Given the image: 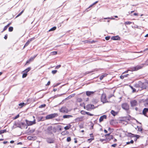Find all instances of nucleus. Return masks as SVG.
Segmentation results:
<instances>
[{"label": "nucleus", "mask_w": 148, "mask_h": 148, "mask_svg": "<svg viewBox=\"0 0 148 148\" xmlns=\"http://www.w3.org/2000/svg\"><path fill=\"white\" fill-rule=\"evenodd\" d=\"M148 86V83H143L140 81H139L138 83L134 85V87L136 88H138L139 89L142 90L145 89Z\"/></svg>", "instance_id": "f257e3e1"}, {"label": "nucleus", "mask_w": 148, "mask_h": 148, "mask_svg": "<svg viewBox=\"0 0 148 148\" xmlns=\"http://www.w3.org/2000/svg\"><path fill=\"white\" fill-rule=\"evenodd\" d=\"M58 116V114L57 113H53L51 114L47 115L46 116V119H51L53 118L56 117Z\"/></svg>", "instance_id": "f03ea898"}, {"label": "nucleus", "mask_w": 148, "mask_h": 148, "mask_svg": "<svg viewBox=\"0 0 148 148\" xmlns=\"http://www.w3.org/2000/svg\"><path fill=\"white\" fill-rule=\"evenodd\" d=\"M59 110L60 112L64 114L67 113L69 112L68 109L65 106L62 107Z\"/></svg>", "instance_id": "7ed1b4c3"}, {"label": "nucleus", "mask_w": 148, "mask_h": 148, "mask_svg": "<svg viewBox=\"0 0 148 148\" xmlns=\"http://www.w3.org/2000/svg\"><path fill=\"white\" fill-rule=\"evenodd\" d=\"M121 107L122 108L126 111L129 109V105L126 103H125L122 104Z\"/></svg>", "instance_id": "20e7f679"}, {"label": "nucleus", "mask_w": 148, "mask_h": 148, "mask_svg": "<svg viewBox=\"0 0 148 148\" xmlns=\"http://www.w3.org/2000/svg\"><path fill=\"white\" fill-rule=\"evenodd\" d=\"M101 101L103 103L108 102V101H107L106 96L105 94H102L101 97Z\"/></svg>", "instance_id": "39448f33"}, {"label": "nucleus", "mask_w": 148, "mask_h": 148, "mask_svg": "<svg viewBox=\"0 0 148 148\" xmlns=\"http://www.w3.org/2000/svg\"><path fill=\"white\" fill-rule=\"evenodd\" d=\"M131 106L132 107H135L138 105V103L135 100H133L130 101Z\"/></svg>", "instance_id": "423d86ee"}, {"label": "nucleus", "mask_w": 148, "mask_h": 148, "mask_svg": "<svg viewBox=\"0 0 148 148\" xmlns=\"http://www.w3.org/2000/svg\"><path fill=\"white\" fill-rule=\"evenodd\" d=\"M25 121L28 126L31 125L33 124H34L36 123L35 119H34L33 121H30L27 120H26Z\"/></svg>", "instance_id": "0eeeda50"}, {"label": "nucleus", "mask_w": 148, "mask_h": 148, "mask_svg": "<svg viewBox=\"0 0 148 148\" xmlns=\"http://www.w3.org/2000/svg\"><path fill=\"white\" fill-rule=\"evenodd\" d=\"M95 108V107L94 105L91 104H88L86 106V109L88 110H90Z\"/></svg>", "instance_id": "6e6552de"}, {"label": "nucleus", "mask_w": 148, "mask_h": 148, "mask_svg": "<svg viewBox=\"0 0 148 148\" xmlns=\"http://www.w3.org/2000/svg\"><path fill=\"white\" fill-rule=\"evenodd\" d=\"M46 140L49 143H54V140L53 138H46Z\"/></svg>", "instance_id": "1a4fd4ad"}, {"label": "nucleus", "mask_w": 148, "mask_h": 148, "mask_svg": "<svg viewBox=\"0 0 148 148\" xmlns=\"http://www.w3.org/2000/svg\"><path fill=\"white\" fill-rule=\"evenodd\" d=\"M52 130V127L51 126H48L47 128V132L48 134L51 135L53 134L51 130Z\"/></svg>", "instance_id": "9d476101"}, {"label": "nucleus", "mask_w": 148, "mask_h": 148, "mask_svg": "<svg viewBox=\"0 0 148 148\" xmlns=\"http://www.w3.org/2000/svg\"><path fill=\"white\" fill-rule=\"evenodd\" d=\"M142 67L141 66L138 65L132 68V71H136L141 69Z\"/></svg>", "instance_id": "9b49d317"}, {"label": "nucleus", "mask_w": 148, "mask_h": 148, "mask_svg": "<svg viewBox=\"0 0 148 148\" xmlns=\"http://www.w3.org/2000/svg\"><path fill=\"white\" fill-rule=\"evenodd\" d=\"M95 91H87L86 92V94L87 96H90L91 95H93L94 92Z\"/></svg>", "instance_id": "f8f14e48"}, {"label": "nucleus", "mask_w": 148, "mask_h": 148, "mask_svg": "<svg viewBox=\"0 0 148 148\" xmlns=\"http://www.w3.org/2000/svg\"><path fill=\"white\" fill-rule=\"evenodd\" d=\"M107 118V116L106 115H103L100 117L99 121L100 122H101L103 121L104 119H106Z\"/></svg>", "instance_id": "ddd939ff"}, {"label": "nucleus", "mask_w": 148, "mask_h": 148, "mask_svg": "<svg viewBox=\"0 0 148 148\" xmlns=\"http://www.w3.org/2000/svg\"><path fill=\"white\" fill-rule=\"evenodd\" d=\"M129 136L131 137H136L137 138H139V136L138 135H135L131 133H130L129 134Z\"/></svg>", "instance_id": "4468645a"}, {"label": "nucleus", "mask_w": 148, "mask_h": 148, "mask_svg": "<svg viewBox=\"0 0 148 148\" xmlns=\"http://www.w3.org/2000/svg\"><path fill=\"white\" fill-rule=\"evenodd\" d=\"M146 113H148L147 114H148V108H145L143 111V114L145 116H146L147 115H146Z\"/></svg>", "instance_id": "2eb2a0df"}, {"label": "nucleus", "mask_w": 148, "mask_h": 148, "mask_svg": "<svg viewBox=\"0 0 148 148\" xmlns=\"http://www.w3.org/2000/svg\"><path fill=\"white\" fill-rule=\"evenodd\" d=\"M111 39L114 40H119L120 39V37L118 36H113L111 38Z\"/></svg>", "instance_id": "dca6fc26"}, {"label": "nucleus", "mask_w": 148, "mask_h": 148, "mask_svg": "<svg viewBox=\"0 0 148 148\" xmlns=\"http://www.w3.org/2000/svg\"><path fill=\"white\" fill-rule=\"evenodd\" d=\"M73 116L71 115H65L63 116V119H69L73 117Z\"/></svg>", "instance_id": "f3484780"}, {"label": "nucleus", "mask_w": 148, "mask_h": 148, "mask_svg": "<svg viewBox=\"0 0 148 148\" xmlns=\"http://www.w3.org/2000/svg\"><path fill=\"white\" fill-rule=\"evenodd\" d=\"M71 127V125L70 124H69L67 125L64 127V129L65 130H67L70 128Z\"/></svg>", "instance_id": "a211bd4d"}, {"label": "nucleus", "mask_w": 148, "mask_h": 148, "mask_svg": "<svg viewBox=\"0 0 148 148\" xmlns=\"http://www.w3.org/2000/svg\"><path fill=\"white\" fill-rule=\"evenodd\" d=\"M113 137L112 135H110L108 137H106V139H107V140H108V141H110L111 140V139H113Z\"/></svg>", "instance_id": "6ab92c4d"}, {"label": "nucleus", "mask_w": 148, "mask_h": 148, "mask_svg": "<svg viewBox=\"0 0 148 148\" xmlns=\"http://www.w3.org/2000/svg\"><path fill=\"white\" fill-rule=\"evenodd\" d=\"M31 69V68L30 67H29L25 69L24 72L25 73H27L28 72H29L30 70Z\"/></svg>", "instance_id": "aec40b11"}, {"label": "nucleus", "mask_w": 148, "mask_h": 148, "mask_svg": "<svg viewBox=\"0 0 148 148\" xmlns=\"http://www.w3.org/2000/svg\"><path fill=\"white\" fill-rule=\"evenodd\" d=\"M111 114L114 116H115L116 114V113L113 110H112L111 112Z\"/></svg>", "instance_id": "412c9836"}, {"label": "nucleus", "mask_w": 148, "mask_h": 148, "mask_svg": "<svg viewBox=\"0 0 148 148\" xmlns=\"http://www.w3.org/2000/svg\"><path fill=\"white\" fill-rule=\"evenodd\" d=\"M98 101V100L96 99H93L92 101V103L94 104L96 103H97Z\"/></svg>", "instance_id": "4be33fe9"}, {"label": "nucleus", "mask_w": 148, "mask_h": 148, "mask_svg": "<svg viewBox=\"0 0 148 148\" xmlns=\"http://www.w3.org/2000/svg\"><path fill=\"white\" fill-rule=\"evenodd\" d=\"M106 74H103V75H101V76H100V80H101L103 79V78L104 77H105V76H106Z\"/></svg>", "instance_id": "5701e85b"}, {"label": "nucleus", "mask_w": 148, "mask_h": 148, "mask_svg": "<svg viewBox=\"0 0 148 148\" xmlns=\"http://www.w3.org/2000/svg\"><path fill=\"white\" fill-rule=\"evenodd\" d=\"M82 120V118H77L75 119V121L76 122H78Z\"/></svg>", "instance_id": "b1692460"}, {"label": "nucleus", "mask_w": 148, "mask_h": 148, "mask_svg": "<svg viewBox=\"0 0 148 148\" xmlns=\"http://www.w3.org/2000/svg\"><path fill=\"white\" fill-rule=\"evenodd\" d=\"M57 52L56 51H53L51 52V55H56V54H57Z\"/></svg>", "instance_id": "393cba45"}, {"label": "nucleus", "mask_w": 148, "mask_h": 148, "mask_svg": "<svg viewBox=\"0 0 148 148\" xmlns=\"http://www.w3.org/2000/svg\"><path fill=\"white\" fill-rule=\"evenodd\" d=\"M56 27H54L52 28H51L50 29L49 31L50 32L51 31H54L56 29Z\"/></svg>", "instance_id": "a878e982"}, {"label": "nucleus", "mask_w": 148, "mask_h": 148, "mask_svg": "<svg viewBox=\"0 0 148 148\" xmlns=\"http://www.w3.org/2000/svg\"><path fill=\"white\" fill-rule=\"evenodd\" d=\"M132 23V22H130L129 21H127L125 22L124 23V24L125 25H130Z\"/></svg>", "instance_id": "bb28decb"}, {"label": "nucleus", "mask_w": 148, "mask_h": 148, "mask_svg": "<svg viewBox=\"0 0 148 148\" xmlns=\"http://www.w3.org/2000/svg\"><path fill=\"white\" fill-rule=\"evenodd\" d=\"M36 56H34L33 57H31L29 60V61H30L31 62V61H32L35 59V58Z\"/></svg>", "instance_id": "cd10ccee"}, {"label": "nucleus", "mask_w": 148, "mask_h": 148, "mask_svg": "<svg viewBox=\"0 0 148 148\" xmlns=\"http://www.w3.org/2000/svg\"><path fill=\"white\" fill-rule=\"evenodd\" d=\"M144 105L145 107L148 106V99H147L146 102L144 104Z\"/></svg>", "instance_id": "c85d7f7f"}, {"label": "nucleus", "mask_w": 148, "mask_h": 148, "mask_svg": "<svg viewBox=\"0 0 148 148\" xmlns=\"http://www.w3.org/2000/svg\"><path fill=\"white\" fill-rule=\"evenodd\" d=\"M35 129L30 130L29 131H28V133H33L35 131Z\"/></svg>", "instance_id": "c756f323"}, {"label": "nucleus", "mask_w": 148, "mask_h": 148, "mask_svg": "<svg viewBox=\"0 0 148 148\" xmlns=\"http://www.w3.org/2000/svg\"><path fill=\"white\" fill-rule=\"evenodd\" d=\"M13 28L12 27H10L8 29L9 32H12L13 30Z\"/></svg>", "instance_id": "7c9ffc66"}, {"label": "nucleus", "mask_w": 148, "mask_h": 148, "mask_svg": "<svg viewBox=\"0 0 148 148\" xmlns=\"http://www.w3.org/2000/svg\"><path fill=\"white\" fill-rule=\"evenodd\" d=\"M53 132L54 133H56L57 131V129L56 127H54L53 128H52V130Z\"/></svg>", "instance_id": "2f4dec72"}, {"label": "nucleus", "mask_w": 148, "mask_h": 148, "mask_svg": "<svg viewBox=\"0 0 148 148\" xmlns=\"http://www.w3.org/2000/svg\"><path fill=\"white\" fill-rule=\"evenodd\" d=\"M25 105V104L24 103H21L18 104V105L19 106H21V107H22L23 106Z\"/></svg>", "instance_id": "473e14b6"}, {"label": "nucleus", "mask_w": 148, "mask_h": 148, "mask_svg": "<svg viewBox=\"0 0 148 148\" xmlns=\"http://www.w3.org/2000/svg\"><path fill=\"white\" fill-rule=\"evenodd\" d=\"M46 106V105L45 104H44L42 105H41L39 106V108H42L45 107Z\"/></svg>", "instance_id": "72a5a7b5"}, {"label": "nucleus", "mask_w": 148, "mask_h": 148, "mask_svg": "<svg viewBox=\"0 0 148 148\" xmlns=\"http://www.w3.org/2000/svg\"><path fill=\"white\" fill-rule=\"evenodd\" d=\"M85 113L86 114H87L88 115H90V116H93L94 115L93 114H91L90 112H86Z\"/></svg>", "instance_id": "f704fd0d"}, {"label": "nucleus", "mask_w": 148, "mask_h": 148, "mask_svg": "<svg viewBox=\"0 0 148 148\" xmlns=\"http://www.w3.org/2000/svg\"><path fill=\"white\" fill-rule=\"evenodd\" d=\"M0 131L2 134L6 132H7L6 130V129L1 130Z\"/></svg>", "instance_id": "c9c22d12"}, {"label": "nucleus", "mask_w": 148, "mask_h": 148, "mask_svg": "<svg viewBox=\"0 0 148 148\" xmlns=\"http://www.w3.org/2000/svg\"><path fill=\"white\" fill-rule=\"evenodd\" d=\"M25 123L24 122H21L19 124V125H20V126H23L25 127Z\"/></svg>", "instance_id": "e433bc0d"}, {"label": "nucleus", "mask_w": 148, "mask_h": 148, "mask_svg": "<svg viewBox=\"0 0 148 148\" xmlns=\"http://www.w3.org/2000/svg\"><path fill=\"white\" fill-rule=\"evenodd\" d=\"M27 73H24L23 74L22 77L23 78L27 76Z\"/></svg>", "instance_id": "4c0bfd02"}, {"label": "nucleus", "mask_w": 148, "mask_h": 148, "mask_svg": "<svg viewBox=\"0 0 148 148\" xmlns=\"http://www.w3.org/2000/svg\"><path fill=\"white\" fill-rule=\"evenodd\" d=\"M24 10H23L19 14H18L16 17H17L19 16H20L24 12Z\"/></svg>", "instance_id": "58836bf2"}, {"label": "nucleus", "mask_w": 148, "mask_h": 148, "mask_svg": "<svg viewBox=\"0 0 148 148\" xmlns=\"http://www.w3.org/2000/svg\"><path fill=\"white\" fill-rule=\"evenodd\" d=\"M29 43V41H27L25 45L24 48L28 46Z\"/></svg>", "instance_id": "ea45409f"}, {"label": "nucleus", "mask_w": 148, "mask_h": 148, "mask_svg": "<svg viewBox=\"0 0 148 148\" xmlns=\"http://www.w3.org/2000/svg\"><path fill=\"white\" fill-rule=\"evenodd\" d=\"M57 72V70H54L52 71V74H56Z\"/></svg>", "instance_id": "a19ab883"}, {"label": "nucleus", "mask_w": 148, "mask_h": 148, "mask_svg": "<svg viewBox=\"0 0 148 148\" xmlns=\"http://www.w3.org/2000/svg\"><path fill=\"white\" fill-rule=\"evenodd\" d=\"M71 138L70 137H68L67 138V142H70L71 141Z\"/></svg>", "instance_id": "79ce46f5"}, {"label": "nucleus", "mask_w": 148, "mask_h": 148, "mask_svg": "<svg viewBox=\"0 0 148 148\" xmlns=\"http://www.w3.org/2000/svg\"><path fill=\"white\" fill-rule=\"evenodd\" d=\"M131 88H132V89L133 90V92H135L136 91V90L133 87L131 86Z\"/></svg>", "instance_id": "37998d69"}, {"label": "nucleus", "mask_w": 148, "mask_h": 148, "mask_svg": "<svg viewBox=\"0 0 148 148\" xmlns=\"http://www.w3.org/2000/svg\"><path fill=\"white\" fill-rule=\"evenodd\" d=\"M114 96V95L113 94H110L109 96H108V98L109 99H110V98H111V97H112L113 96Z\"/></svg>", "instance_id": "c03bdc74"}, {"label": "nucleus", "mask_w": 148, "mask_h": 148, "mask_svg": "<svg viewBox=\"0 0 148 148\" xmlns=\"http://www.w3.org/2000/svg\"><path fill=\"white\" fill-rule=\"evenodd\" d=\"M110 36H106L105 37V39L106 40H109V39H110Z\"/></svg>", "instance_id": "a18cd8bd"}, {"label": "nucleus", "mask_w": 148, "mask_h": 148, "mask_svg": "<svg viewBox=\"0 0 148 148\" xmlns=\"http://www.w3.org/2000/svg\"><path fill=\"white\" fill-rule=\"evenodd\" d=\"M7 28H8V27H7V26H5L4 27V28L3 29V31H2V32H3V31H5V30H6Z\"/></svg>", "instance_id": "49530a36"}, {"label": "nucleus", "mask_w": 148, "mask_h": 148, "mask_svg": "<svg viewBox=\"0 0 148 148\" xmlns=\"http://www.w3.org/2000/svg\"><path fill=\"white\" fill-rule=\"evenodd\" d=\"M124 73H123L122 74H123ZM120 78L121 79H123L124 78V75H122L120 76Z\"/></svg>", "instance_id": "de8ad7c7"}, {"label": "nucleus", "mask_w": 148, "mask_h": 148, "mask_svg": "<svg viewBox=\"0 0 148 148\" xmlns=\"http://www.w3.org/2000/svg\"><path fill=\"white\" fill-rule=\"evenodd\" d=\"M61 66V65H58L57 66H56V67H55V69H59V68H60V67Z\"/></svg>", "instance_id": "09e8293b"}, {"label": "nucleus", "mask_w": 148, "mask_h": 148, "mask_svg": "<svg viewBox=\"0 0 148 148\" xmlns=\"http://www.w3.org/2000/svg\"><path fill=\"white\" fill-rule=\"evenodd\" d=\"M94 138H90L88 140V141H89L90 142H91V141L92 140H94Z\"/></svg>", "instance_id": "8fccbe9b"}, {"label": "nucleus", "mask_w": 148, "mask_h": 148, "mask_svg": "<svg viewBox=\"0 0 148 148\" xmlns=\"http://www.w3.org/2000/svg\"><path fill=\"white\" fill-rule=\"evenodd\" d=\"M110 133L105 134V136L106 137V138L108 137L107 136L109 137V136H110Z\"/></svg>", "instance_id": "3c124183"}, {"label": "nucleus", "mask_w": 148, "mask_h": 148, "mask_svg": "<svg viewBox=\"0 0 148 148\" xmlns=\"http://www.w3.org/2000/svg\"><path fill=\"white\" fill-rule=\"evenodd\" d=\"M93 72V71H90V72H86L84 74V75H86L87 74H88L91 73H92V72Z\"/></svg>", "instance_id": "603ef678"}, {"label": "nucleus", "mask_w": 148, "mask_h": 148, "mask_svg": "<svg viewBox=\"0 0 148 148\" xmlns=\"http://www.w3.org/2000/svg\"><path fill=\"white\" fill-rule=\"evenodd\" d=\"M77 100L79 102L82 101V99L81 98H78L77 99Z\"/></svg>", "instance_id": "864d4df0"}, {"label": "nucleus", "mask_w": 148, "mask_h": 148, "mask_svg": "<svg viewBox=\"0 0 148 148\" xmlns=\"http://www.w3.org/2000/svg\"><path fill=\"white\" fill-rule=\"evenodd\" d=\"M19 114H18L14 118V119H16L17 118H18L19 117Z\"/></svg>", "instance_id": "5fc2aeb1"}, {"label": "nucleus", "mask_w": 148, "mask_h": 148, "mask_svg": "<svg viewBox=\"0 0 148 148\" xmlns=\"http://www.w3.org/2000/svg\"><path fill=\"white\" fill-rule=\"evenodd\" d=\"M31 62L29 61V60H27L26 62V63L25 64V65H27V64H29Z\"/></svg>", "instance_id": "6e6d98bb"}, {"label": "nucleus", "mask_w": 148, "mask_h": 148, "mask_svg": "<svg viewBox=\"0 0 148 148\" xmlns=\"http://www.w3.org/2000/svg\"><path fill=\"white\" fill-rule=\"evenodd\" d=\"M117 145L116 144H114L112 145L111 146L113 147H115Z\"/></svg>", "instance_id": "4d7b16f0"}, {"label": "nucleus", "mask_w": 148, "mask_h": 148, "mask_svg": "<svg viewBox=\"0 0 148 148\" xmlns=\"http://www.w3.org/2000/svg\"><path fill=\"white\" fill-rule=\"evenodd\" d=\"M93 5V4L92 5H90L89 6V7L88 8H87V9H86V10H87V11H88V9L90 7L92 6L93 5Z\"/></svg>", "instance_id": "13d9d810"}, {"label": "nucleus", "mask_w": 148, "mask_h": 148, "mask_svg": "<svg viewBox=\"0 0 148 148\" xmlns=\"http://www.w3.org/2000/svg\"><path fill=\"white\" fill-rule=\"evenodd\" d=\"M93 126H94L93 124H92L91 125V127L90 128V129L91 130L93 128Z\"/></svg>", "instance_id": "bf43d9fd"}, {"label": "nucleus", "mask_w": 148, "mask_h": 148, "mask_svg": "<svg viewBox=\"0 0 148 148\" xmlns=\"http://www.w3.org/2000/svg\"><path fill=\"white\" fill-rule=\"evenodd\" d=\"M107 140V139H101L100 140V141H101V142H103V141H106Z\"/></svg>", "instance_id": "052dcab7"}, {"label": "nucleus", "mask_w": 148, "mask_h": 148, "mask_svg": "<svg viewBox=\"0 0 148 148\" xmlns=\"http://www.w3.org/2000/svg\"><path fill=\"white\" fill-rule=\"evenodd\" d=\"M8 38V35L7 34H6L5 36L4 37V38L5 39H6Z\"/></svg>", "instance_id": "680f3d73"}, {"label": "nucleus", "mask_w": 148, "mask_h": 148, "mask_svg": "<svg viewBox=\"0 0 148 148\" xmlns=\"http://www.w3.org/2000/svg\"><path fill=\"white\" fill-rule=\"evenodd\" d=\"M85 112L84 111H81V113L82 114H85Z\"/></svg>", "instance_id": "e2e57ef3"}, {"label": "nucleus", "mask_w": 148, "mask_h": 148, "mask_svg": "<svg viewBox=\"0 0 148 148\" xmlns=\"http://www.w3.org/2000/svg\"><path fill=\"white\" fill-rule=\"evenodd\" d=\"M114 122L113 120H112L110 121V123L111 125H113V122Z\"/></svg>", "instance_id": "0e129e2a"}, {"label": "nucleus", "mask_w": 148, "mask_h": 148, "mask_svg": "<svg viewBox=\"0 0 148 148\" xmlns=\"http://www.w3.org/2000/svg\"><path fill=\"white\" fill-rule=\"evenodd\" d=\"M50 81H49V82H47V84H46V86H48V85H49L50 84Z\"/></svg>", "instance_id": "69168bd1"}, {"label": "nucleus", "mask_w": 148, "mask_h": 148, "mask_svg": "<svg viewBox=\"0 0 148 148\" xmlns=\"http://www.w3.org/2000/svg\"><path fill=\"white\" fill-rule=\"evenodd\" d=\"M130 142V143L132 144L134 143V141L133 140H131Z\"/></svg>", "instance_id": "338daca9"}, {"label": "nucleus", "mask_w": 148, "mask_h": 148, "mask_svg": "<svg viewBox=\"0 0 148 148\" xmlns=\"http://www.w3.org/2000/svg\"><path fill=\"white\" fill-rule=\"evenodd\" d=\"M31 138H32V137H31V136H29L27 138H28V139L29 140H31Z\"/></svg>", "instance_id": "774afa93"}]
</instances>
